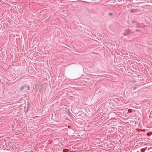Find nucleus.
<instances>
[{
    "label": "nucleus",
    "instance_id": "1",
    "mask_svg": "<svg viewBox=\"0 0 152 152\" xmlns=\"http://www.w3.org/2000/svg\"><path fill=\"white\" fill-rule=\"evenodd\" d=\"M24 87H26L28 90H29V87L28 86H25L21 87L19 88L20 91H21L24 88Z\"/></svg>",
    "mask_w": 152,
    "mask_h": 152
}]
</instances>
